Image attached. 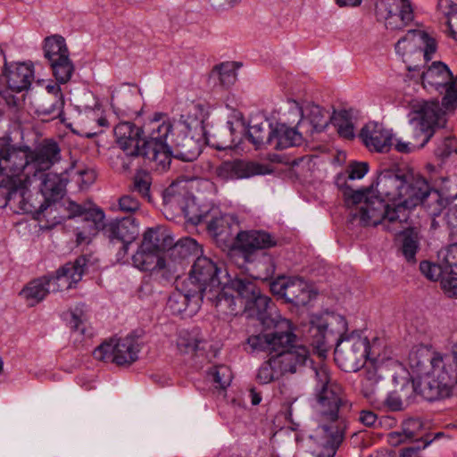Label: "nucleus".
Here are the masks:
<instances>
[{
  "mask_svg": "<svg viewBox=\"0 0 457 457\" xmlns=\"http://www.w3.org/2000/svg\"><path fill=\"white\" fill-rule=\"evenodd\" d=\"M338 177L337 184L342 191L345 204L347 208L356 207L351 211L352 221L359 220L363 226L382 224L384 228L392 233L395 240L400 236V170L398 165L383 170L378 177L377 191L388 198V203L374 194L372 187L354 190L347 185L340 184Z\"/></svg>",
  "mask_w": 457,
  "mask_h": 457,
  "instance_id": "1",
  "label": "nucleus"
},
{
  "mask_svg": "<svg viewBox=\"0 0 457 457\" xmlns=\"http://www.w3.org/2000/svg\"><path fill=\"white\" fill-rule=\"evenodd\" d=\"M296 340L291 320L279 318L272 332L252 335L247 338V344L253 351L274 354L283 373L294 374L312 362L309 349L297 345Z\"/></svg>",
  "mask_w": 457,
  "mask_h": 457,
  "instance_id": "2",
  "label": "nucleus"
},
{
  "mask_svg": "<svg viewBox=\"0 0 457 457\" xmlns=\"http://www.w3.org/2000/svg\"><path fill=\"white\" fill-rule=\"evenodd\" d=\"M217 309L224 314L245 313L265 324L273 310L271 299L262 295L256 284L247 278L231 280V291L224 292L217 303Z\"/></svg>",
  "mask_w": 457,
  "mask_h": 457,
  "instance_id": "3",
  "label": "nucleus"
},
{
  "mask_svg": "<svg viewBox=\"0 0 457 457\" xmlns=\"http://www.w3.org/2000/svg\"><path fill=\"white\" fill-rule=\"evenodd\" d=\"M159 120L155 118L152 122V132L147 138H142L143 129L132 122H120L115 126L116 141L127 157L142 156L149 162L156 158H162V162L167 160L166 152L157 150L164 149L165 146L156 141L168 135L171 126L169 123H159Z\"/></svg>",
  "mask_w": 457,
  "mask_h": 457,
  "instance_id": "4",
  "label": "nucleus"
},
{
  "mask_svg": "<svg viewBox=\"0 0 457 457\" xmlns=\"http://www.w3.org/2000/svg\"><path fill=\"white\" fill-rule=\"evenodd\" d=\"M315 374L314 396L318 404L320 422L319 426H326L329 430L339 425L344 426L345 420L339 417L340 408L348 406L345 399L344 389L340 384L331 378L330 371L326 365L320 364L313 368Z\"/></svg>",
  "mask_w": 457,
  "mask_h": 457,
  "instance_id": "5",
  "label": "nucleus"
},
{
  "mask_svg": "<svg viewBox=\"0 0 457 457\" xmlns=\"http://www.w3.org/2000/svg\"><path fill=\"white\" fill-rule=\"evenodd\" d=\"M408 114L409 122L414 128L415 142H402V154L422 148L432 137L435 128L446 123L445 113L437 100H412Z\"/></svg>",
  "mask_w": 457,
  "mask_h": 457,
  "instance_id": "6",
  "label": "nucleus"
},
{
  "mask_svg": "<svg viewBox=\"0 0 457 457\" xmlns=\"http://www.w3.org/2000/svg\"><path fill=\"white\" fill-rule=\"evenodd\" d=\"M162 123H169L170 132L168 135L162 136L156 142L162 144L164 149H157L159 152L164 151L167 155V160L164 162L162 158L153 159L156 166L162 169H166L170 166L171 158H177L184 162L195 161L202 152V145L199 139H195L193 137L188 136L191 130V124L184 120V116L174 122L170 120H163Z\"/></svg>",
  "mask_w": 457,
  "mask_h": 457,
  "instance_id": "7",
  "label": "nucleus"
},
{
  "mask_svg": "<svg viewBox=\"0 0 457 457\" xmlns=\"http://www.w3.org/2000/svg\"><path fill=\"white\" fill-rule=\"evenodd\" d=\"M221 269L212 259L197 257L192 265L189 277L184 282L217 308L223 293L231 291V282L220 287Z\"/></svg>",
  "mask_w": 457,
  "mask_h": 457,
  "instance_id": "8",
  "label": "nucleus"
},
{
  "mask_svg": "<svg viewBox=\"0 0 457 457\" xmlns=\"http://www.w3.org/2000/svg\"><path fill=\"white\" fill-rule=\"evenodd\" d=\"M13 153H21V163L19 174L26 177H37L38 173L48 170L61 160V148L54 139H44L34 148L12 144Z\"/></svg>",
  "mask_w": 457,
  "mask_h": 457,
  "instance_id": "9",
  "label": "nucleus"
},
{
  "mask_svg": "<svg viewBox=\"0 0 457 457\" xmlns=\"http://www.w3.org/2000/svg\"><path fill=\"white\" fill-rule=\"evenodd\" d=\"M370 341L366 337L353 332L341 336L334 352L337 366L345 372H355L369 360Z\"/></svg>",
  "mask_w": 457,
  "mask_h": 457,
  "instance_id": "10",
  "label": "nucleus"
},
{
  "mask_svg": "<svg viewBox=\"0 0 457 457\" xmlns=\"http://www.w3.org/2000/svg\"><path fill=\"white\" fill-rule=\"evenodd\" d=\"M423 88L428 93L444 95L442 105L447 109L457 107V77L441 61L433 62L423 74Z\"/></svg>",
  "mask_w": 457,
  "mask_h": 457,
  "instance_id": "11",
  "label": "nucleus"
},
{
  "mask_svg": "<svg viewBox=\"0 0 457 457\" xmlns=\"http://www.w3.org/2000/svg\"><path fill=\"white\" fill-rule=\"evenodd\" d=\"M431 188L427 179L412 169H402V217L419 213Z\"/></svg>",
  "mask_w": 457,
  "mask_h": 457,
  "instance_id": "12",
  "label": "nucleus"
},
{
  "mask_svg": "<svg viewBox=\"0 0 457 457\" xmlns=\"http://www.w3.org/2000/svg\"><path fill=\"white\" fill-rule=\"evenodd\" d=\"M138 352L137 340L134 337L128 336L124 338L103 343L94 350L93 356L98 361L122 366L130 365L136 361Z\"/></svg>",
  "mask_w": 457,
  "mask_h": 457,
  "instance_id": "13",
  "label": "nucleus"
},
{
  "mask_svg": "<svg viewBox=\"0 0 457 457\" xmlns=\"http://www.w3.org/2000/svg\"><path fill=\"white\" fill-rule=\"evenodd\" d=\"M96 262L97 259L93 254H82L74 262H67L54 274L46 275L49 278V287H51L52 292H59L73 287Z\"/></svg>",
  "mask_w": 457,
  "mask_h": 457,
  "instance_id": "14",
  "label": "nucleus"
},
{
  "mask_svg": "<svg viewBox=\"0 0 457 457\" xmlns=\"http://www.w3.org/2000/svg\"><path fill=\"white\" fill-rule=\"evenodd\" d=\"M181 209L190 223L194 225L205 223L208 232L217 240L225 241L230 235V218L218 210L212 209L198 213V208L195 203L181 206Z\"/></svg>",
  "mask_w": 457,
  "mask_h": 457,
  "instance_id": "15",
  "label": "nucleus"
},
{
  "mask_svg": "<svg viewBox=\"0 0 457 457\" xmlns=\"http://www.w3.org/2000/svg\"><path fill=\"white\" fill-rule=\"evenodd\" d=\"M199 252L197 242L191 237H185L172 243L166 249L164 282H170L179 277L184 262Z\"/></svg>",
  "mask_w": 457,
  "mask_h": 457,
  "instance_id": "16",
  "label": "nucleus"
},
{
  "mask_svg": "<svg viewBox=\"0 0 457 457\" xmlns=\"http://www.w3.org/2000/svg\"><path fill=\"white\" fill-rule=\"evenodd\" d=\"M270 287L273 295L296 306H303L312 299L310 285L300 277H278Z\"/></svg>",
  "mask_w": 457,
  "mask_h": 457,
  "instance_id": "17",
  "label": "nucleus"
},
{
  "mask_svg": "<svg viewBox=\"0 0 457 457\" xmlns=\"http://www.w3.org/2000/svg\"><path fill=\"white\" fill-rule=\"evenodd\" d=\"M422 238L419 213L402 217V256L407 263L416 264V254L420 250Z\"/></svg>",
  "mask_w": 457,
  "mask_h": 457,
  "instance_id": "18",
  "label": "nucleus"
},
{
  "mask_svg": "<svg viewBox=\"0 0 457 457\" xmlns=\"http://www.w3.org/2000/svg\"><path fill=\"white\" fill-rule=\"evenodd\" d=\"M453 387L447 384L443 385V382L436 378L428 377L424 382L412 378V381H407L402 390L411 391L415 397L419 395L427 401L434 402L451 396ZM406 401L408 404L413 403L414 396H407Z\"/></svg>",
  "mask_w": 457,
  "mask_h": 457,
  "instance_id": "19",
  "label": "nucleus"
},
{
  "mask_svg": "<svg viewBox=\"0 0 457 457\" xmlns=\"http://www.w3.org/2000/svg\"><path fill=\"white\" fill-rule=\"evenodd\" d=\"M268 165L245 160H233L223 162L216 169L217 176L222 180L248 179L256 175L270 173Z\"/></svg>",
  "mask_w": 457,
  "mask_h": 457,
  "instance_id": "20",
  "label": "nucleus"
},
{
  "mask_svg": "<svg viewBox=\"0 0 457 457\" xmlns=\"http://www.w3.org/2000/svg\"><path fill=\"white\" fill-rule=\"evenodd\" d=\"M2 77L11 91L17 93L26 91L35 79L33 63L30 62H7Z\"/></svg>",
  "mask_w": 457,
  "mask_h": 457,
  "instance_id": "21",
  "label": "nucleus"
},
{
  "mask_svg": "<svg viewBox=\"0 0 457 457\" xmlns=\"http://www.w3.org/2000/svg\"><path fill=\"white\" fill-rule=\"evenodd\" d=\"M104 233L112 243H120V251L126 254L129 245L138 235V224L132 216L112 220L104 227Z\"/></svg>",
  "mask_w": 457,
  "mask_h": 457,
  "instance_id": "22",
  "label": "nucleus"
},
{
  "mask_svg": "<svg viewBox=\"0 0 457 457\" xmlns=\"http://www.w3.org/2000/svg\"><path fill=\"white\" fill-rule=\"evenodd\" d=\"M359 137L370 152L386 153L393 145V133L378 122L370 121L361 129Z\"/></svg>",
  "mask_w": 457,
  "mask_h": 457,
  "instance_id": "23",
  "label": "nucleus"
},
{
  "mask_svg": "<svg viewBox=\"0 0 457 457\" xmlns=\"http://www.w3.org/2000/svg\"><path fill=\"white\" fill-rule=\"evenodd\" d=\"M426 375L453 386L457 383V351L452 354L436 352Z\"/></svg>",
  "mask_w": 457,
  "mask_h": 457,
  "instance_id": "24",
  "label": "nucleus"
},
{
  "mask_svg": "<svg viewBox=\"0 0 457 457\" xmlns=\"http://www.w3.org/2000/svg\"><path fill=\"white\" fill-rule=\"evenodd\" d=\"M309 438L321 448L314 450L316 457H334L344 440V426L339 425L331 431L326 426H318Z\"/></svg>",
  "mask_w": 457,
  "mask_h": 457,
  "instance_id": "25",
  "label": "nucleus"
},
{
  "mask_svg": "<svg viewBox=\"0 0 457 457\" xmlns=\"http://www.w3.org/2000/svg\"><path fill=\"white\" fill-rule=\"evenodd\" d=\"M237 244L245 259L249 261L255 251L277 245V239L264 230L241 231L237 236Z\"/></svg>",
  "mask_w": 457,
  "mask_h": 457,
  "instance_id": "26",
  "label": "nucleus"
},
{
  "mask_svg": "<svg viewBox=\"0 0 457 457\" xmlns=\"http://www.w3.org/2000/svg\"><path fill=\"white\" fill-rule=\"evenodd\" d=\"M435 353L423 345H415L410 350L406 360V370L410 377L408 381H412V378L419 379L421 375L427 374Z\"/></svg>",
  "mask_w": 457,
  "mask_h": 457,
  "instance_id": "27",
  "label": "nucleus"
},
{
  "mask_svg": "<svg viewBox=\"0 0 457 457\" xmlns=\"http://www.w3.org/2000/svg\"><path fill=\"white\" fill-rule=\"evenodd\" d=\"M204 298L199 295V290L195 291L183 282L180 288H177L170 294L166 303V309L173 315L181 314L189 304L198 306Z\"/></svg>",
  "mask_w": 457,
  "mask_h": 457,
  "instance_id": "28",
  "label": "nucleus"
},
{
  "mask_svg": "<svg viewBox=\"0 0 457 457\" xmlns=\"http://www.w3.org/2000/svg\"><path fill=\"white\" fill-rule=\"evenodd\" d=\"M133 264L142 271H150L164 282L165 259L160 253L151 249L145 250L140 245L132 257Z\"/></svg>",
  "mask_w": 457,
  "mask_h": 457,
  "instance_id": "29",
  "label": "nucleus"
},
{
  "mask_svg": "<svg viewBox=\"0 0 457 457\" xmlns=\"http://www.w3.org/2000/svg\"><path fill=\"white\" fill-rule=\"evenodd\" d=\"M37 176L42 180L39 189L45 202L47 203L50 198H57L62 195L69 181L67 172L57 174L46 173L45 171L38 173Z\"/></svg>",
  "mask_w": 457,
  "mask_h": 457,
  "instance_id": "30",
  "label": "nucleus"
},
{
  "mask_svg": "<svg viewBox=\"0 0 457 457\" xmlns=\"http://www.w3.org/2000/svg\"><path fill=\"white\" fill-rule=\"evenodd\" d=\"M270 146L275 150H283L292 146L301 145L303 142L302 134L295 128L286 124L277 123L273 128Z\"/></svg>",
  "mask_w": 457,
  "mask_h": 457,
  "instance_id": "31",
  "label": "nucleus"
},
{
  "mask_svg": "<svg viewBox=\"0 0 457 457\" xmlns=\"http://www.w3.org/2000/svg\"><path fill=\"white\" fill-rule=\"evenodd\" d=\"M378 21H383L386 29L397 30L400 25V0H378L376 3Z\"/></svg>",
  "mask_w": 457,
  "mask_h": 457,
  "instance_id": "32",
  "label": "nucleus"
},
{
  "mask_svg": "<svg viewBox=\"0 0 457 457\" xmlns=\"http://www.w3.org/2000/svg\"><path fill=\"white\" fill-rule=\"evenodd\" d=\"M50 292L52 289L49 287V278L46 275L28 283L20 292V295L32 307L43 301Z\"/></svg>",
  "mask_w": 457,
  "mask_h": 457,
  "instance_id": "33",
  "label": "nucleus"
},
{
  "mask_svg": "<svg viewBox=\"0 0 457 457\" xmlns=\"http://www.w3.org/2000/svg\"><path fill=\"white\" fill-rule=\"evenodd\" d=\"M173 241V237H170L164 228L156 227L150 228L145 231L141 245H143L145 250L151 249L152 251L161 253L162 252H165L167 247L171 245Z\"/></svg>",
  "mask_w": 457,
  "mask_h": 457,
  "instance_id": "34",
  "label": "nucleus"
},
{
  "mask_svg": "<svg viewBox=\"0 0 457 457\" xmlns=\"http://www.w3.org/2000/svg\"><path fill=\"white\" fill-rule=\"evenodd\" d=\"M328 322L322 319L311 321L307 337L314 347L321 349L335 339V335L331 329H328Z\"/></svg>",
  "mask_w": 457,
  "mask_h": 457,
  "instance_id": "35",
  "label": "nucleus"
},
{
  "mask_svg": "<svg viewBox=\"0 0 457 457\" xmlns=\"http://www.w3.org/2000/svg\"><path fill=\"white\" fill-rule=\"evenodd\" d=\"M274 126L267 120L249 127L246 137L256 149L270 145L272 142Z\"/></svg>",
  "mask_w": 457,
  "mask_h": 457,
  "instance_id": "36",
  "label": "nucleus"
},
{
  "mask_svg": "<svg viewBox=\"0 0 457 457\" xmlns=\"http://www.w3.org/2000/svg\"><path fill=\"white\" fill-rule=\"evenodd\" d=\"M450 204L451 195L444 196L439 190L431 187L420 207L422 206L431 218H436L441 215Z\"/></svg>",
  "mask_w": 457,
  "mask_h": 457,
  "instance_id": "37",
  "label": "nucleus"
},
{
  "mask_svg": "<svg viewBox=\"0 0 457 457\" xmlns=\"http://www.w3.org/2000/svg\"><path fill=\"white\" fill-rule=\"evenodd\" d=\"M411 37H417L422 45L423 57L426 62H430L437 51V41L430 34L419 29H408L407 33L402 37V41H406Z\"/></svg>",
  "mask_w": 457,
  "mask_h": 457,
  "instance_id": "38",
  "label": "nucleus"
},
{
  "mask_svg": "<svg viewBox=\"0 0 457 457\" xmlns=\"http://www.w3.org/2000/svg\"><path fill=\"white\" fill-rule=\"evenodd\" d=\"M43 49L44 56L49 63L70 54L65 39L59 35L46 37L44 40Z\"/></svg>",
  "mask_w": 457,
  "mask_h": 457,
  "instance_id": "39",
  "label": "nucleus"
},
{
  "mask_svg": "<svg viewBox=\"0 0 457 457\" xmlns=\"http://www.w3.org/2000/svg\"><path fill=\"white\" fill-rule=\"evenodd\" d=\"M46 89L47 91V96L45 98L46 105L43 107V112L54 116L60 115L62 112L64 101L59 84H48Z\"/></svg>",
  "mask_w": 457,
  "mask_h": 457,
  "instance_id": "40",
  "label": "nucleus"
},
{
  "mask_svg": "<svg viewBox=\"0 0 457 457\" xmlns=\"http://www.w3.org/2000/svg\"><path fill=\"white\" fill-rule=\"evenodd\" d=\"M282 375H284V373L277 362L275 355L272 354L267 361L262 362L258 369L256 380L259 384L266 385L278 379Z\"/></svg>",
  "mask_w": 457,
  "mask_h": 457,
  "instance_id": "41",
  "label": "nucleus"
},
{
  "mask_svg": "<svg viewBox=\"0 0 457 457\" xmlns=\"http://www.w3.org/2000/svg\"><path fill=\"white\" fill-rule=\"evenodd\" d=\"M69 55L70 54L62 55L59 60L49 63L53 75L58 83L65 84L70 81L75 71L74 64Z\"/></svg>",
  "mask_w": 457,
  "mask_h": 457,
  "instance_id": "42",
  "label": "nucleus"
},
{
  "mask_svg": "<svg viewBox=\"0 0 457 457\" xmlns=\"http://www.w3.org/2000/svg\"><path fill=\"white\" fill-rule=\"evenodd\" d=\"M232 371L227 365H216L212 367L207 372V378L216 388H227L232 380Z\"/></svg>",
  "mask_w": 457,
  "mask_h": 457,
  "instance_id": "43",
  "label": "nucleus"
},
{
  "mask_svg": "<svg viewBox=\"0 0 457 457\" xmlns=\"http://www.w3.org/2000/svg\"><path fill=\"white\" fill-rule=\"evenodd\" d=\"M69 324L71 328L82 336H87V310L84 303H79L70 312Z\"/></svg>",
  "mask_w": 457,
  "mask_h": 457,
  "instance_id": "44",
  "label": "nucleus"
},
{
  "mask_svg": "<svg viewBox=\"0 0 457 457\" xmlns=\"http://www.w3.org/2000/svg\"><path fill=\"white\" fill-rule=\"evenodd\" d=\"M212 76L218 77L219 82L222 87H229L233 85L237 79L235 64L233 62L221 63L216 66L212 71Z\"/></svg>",
  "mask_w": 457,
  "mask_h": 457,
  "instance_id": "45",
  "label": "nucleus"
},
{
  "mask_svg": "<svg viewBox=\"0 0 457 457\" xmlns=\"http://www.w3.org/2000/svg\"><path fill=\"white\" fill-rule=\"evenodd\" d=\"M84 226L87 228H96L100 231L105 227L104 224V212L99 208L84 209Z\"/></svg>",
  "mask_w": 457,
  "mask_h": 457,
  "instance_id": "46",
  "label": "nucleus"
},
{
  "mask_svg": "<svg viewBox=\"0 0 457 457\" xmlns=\"http://www.w3.org/2000/svg\"><path fill=\"white\" fill-rule=\"evenodd\" d=\"M335 120L340 137L346 139H353L354 137V127L349 120V112L347 111L344 110L338 112Z\"/></svg>",
  "mask_w": 457,
  "mask_h": 457,
  "instance_id": "47",
  "label": "nucleus"
},
{
  "mask_svg": "<svg viewBox=\"0 0 457 457\" xmlns=\"http://www.w3.org/2000/svg\"><path fill=\"white\" fill-rule=\"evenodd\" d=\"M151 177L147 172L139 171L133 179L131 190L138 193L142 197L150 199Z\"/></svg>",
  "mask_w": 457,
  "mask_h": 457,
  "instance_id": "48",
  "label": "nucleus"
},
{
  "mask_svg": "<svg viewBox=\"0 0 457 457\" xmlns=\"http://www.w3.org/2000/svg\"><path fill=\"white\" fill-rule=\"evenodd\" d=\"M437 11L447 18L446 23L450 36L457 41V31L453 29L452 23V15L456 11V4L452 0H438Z\"/></svg>",
  "mask_w": 457,
  "mask_h": 457,
  "instance_id": "49",
  "label": "nucleus"
},
{
  "mask_svg": "<svg viewBox=\"0 0 457 457\" xmlns=\"http://www.w3.org/2000/svg\"><path fill=\"white\" fill-rule=\"evenodd\" d=\"M420 270L430 281L441 279L443 275L447 272V270L444 269L441 265L426 260L420 262Z\"/></svg>",
  "mask_w": 457,
  "mask_h": 457,
  "instance_id": "50",
  "label": "nucleus"
},
{
  "mask_svg": "<svg viewBox=\"0 0 457 457\" xmlns=\"http://www.w3.org/2000/svg\"><path fill=\"white\" fill-rule=\"evenodd\" d=\"M449 238L451 244L445 257V269L449 270L450 273L457 275V235L455 232H450Z\"/></svg>",
  "mask_w": 457,
  "mask_h": 457,
  "instance_id": "51",
  "label": "nucleus"
},
{
  "mask_svg": "<svg viewBox=\"0 0 457 457\" xmlns=\"http://www.w3.org/2000/svg\"><path fill=\"white\" fill-rule=\"evenodd\" d=\"M454 152H457V140L453 137H445L437 144L434 154L436 158L445 161Z\"/></svg>",
  "mask_w": 457,
  "mask_h": 457,
  "instance_id": "52",
  "label": "nucleus"
},
{
  "mask_svg": "<svg viewBox=\"0 0 457 457\" xmlns=\"http://www.w3.org/2000/svg\"><path fill=\"white\" fill-rule=\"evenodd\" d=\"M327 112L319 105H312L308 113L309 119L312 126L316 129H320L328 125L326 118Z\"/></svg>",
  "mask_w": 457,
  "mask_h": 457,
  "instance_id": "53",
  "label": "nucleus"
},
{
  "mask_svg": "<svg viewBox=\"0 0 457 457\" xmlns=\"http://www.w3.org/2000/svg\"><path fill=\"white\" fill-rule=\"evenodd\" d=\"M444 274L440 279V286L445 295L450 298L457 296V277L450 271Z\"/></svg>",
  "mask_w": 457,
  "mask_h": 457,
  "instance_id": "54",
  "label": "nucleus"
},
{
  "mask_svg": "<svg viewBox=\"0 0 457 457\" xmlns=\"http://www.w3.org/2000/svg\"><path fill=\"white\" fill-rule=\"evenodd\" d=\"M445 219L451 229L450 232H455V235H457V193L451 195V204L447 207Z\"/></svg>",
  "mask_w": 457,
  "mask_h": 457,
  "instance_id": "55",
  "label": "nucleus"
},
{
  "mask_svg": "<svg viewBox=\"0 0 457 457\" xmlns=\"http://www.w3.org/2000/svg\"><path fill=\"white\" fill-rule=\"evenodd\" d=\"M12 91L4 90L1 96L4 99L8 110L12 114H17L23 108V99L14 96Z\"/></svg>",
  "mask_w": 457,
  "mask_h": 457,
  "instance_id": "56",
  "label": "nucleus"
},
{
  "mask_svg": "<svg viewBox=\"0 0 457 457\" xmlns=\"http://www.w3.org/2000/svg\"><path fill=\"white\" fill-rule=\"evenodd\" d=\"M422 421L418 418L405 420L402 424V436L406 438H413L422 428Z\"/></svg>",
  "mask_w": 457,
  "mask_h": 457,
  "instance_id": "57",
  "label": "nucleus"
},
{
  "mask_svg": "<svg viewBox=\"0 0 457 457\" xmlns=\"http://www.w3.org/2000/svg\"><path fill=\"white\" fill-rule=\"evenodd\" d=\"M431 443L432 440H428V436L420 437L416 440L415 445L402 448V457H416L420 451L427 448Z\"/></svg>",
  "mask_w": 457,
  "mask_h": 457,
  "instance_id": "58",
  "label": "nucleus"
},
{
  "mask_svg": "<svg viewBox=\"0 0 457 457\" xmlns=\"http://www.w3.org/2000/svg\"><path fill=\"white\" fill-rule=\"evenodd\" d=\"M426 70H422L419 65L407 66V73L404 81L412 82L414 85H421L423 87V74Z\"/></svg>",
  "mask_w": 457,
  "mask_h": 457,
  "instance_id": "59",
  "label": "nucleus"
},
{
  "mask_svg": "<svg viewBox=\"0 0 457 457\" xmlns=\"http://www.w3.org/2000/svg\"><path fill=\"white\" fill-rule=\"evenodd\" d=\"M369 170L367 162H353L349 165L347 172L349 179H360L365 176Z\"/></svg>",
  "mask_w": 457,
  "mask_h": 457,
  "instance_id": "60",
  "label": "nucleus"
},
{
  "mask_svg": "<svg viewBox=\"0 0 457 457\" xmlns=\"http://www.w3.org/2000/svg\"><path fill=\"white\" fill-rule=\"evenodd\" d=\"M138 200L129 195L121 196L119 199V208L122 212H134L139 209Z\"/></svg>",
  "mask_w": 457,
  "mask_h": 457,
  "instance_id": "61",
  "label": "nucleus"
},
{
  "mask_svg": "<svg viewBox=\"0 0 457 457\" xmlns=\"http://www.w3.org/2000/svg\"><path fill=\"white\" fill-rule=\"evenodd\" d=\"M96 228H87L83 226L82 230L78 231L76 234V242L78 245L89 244L94 237L98 234Z\"/></svg>",
  "mask_w": 457,
  "mask_h": 457,
  "instance_id": "62",
  "label": "nucleus"
},
{
  "mask_svg": "<svg viewBox=\"0 0 457 457\" xmlns=\"http://www.w3.org/2000/svg\"><path fill=\"white\" fill-rule=\"evenodd\" d=\"M178 347L180 352L185 353H195L198 349V342L196 340H189L180 337L178 340Z\"/></svg>",
  "mask_w": 457,
  "mask_h": 457,
  "instance_id": "63",
  "label": "nucleus"
},
{
  "mask_svg": "<svg viewBox=\"0 0 457 457\" xmlns=\"http://www.w3.org/2000/svg\"><path fill=\"white\" fill-rule=\"evenodd\" d=\"M414 18L413 8L410 0H402V23L407 25Z\"/></svg>",
  "mask_w": 457,
  "mask_h": 457,
  "instance_id": "64",
  "label": "nucleus"
}]
</instances>
